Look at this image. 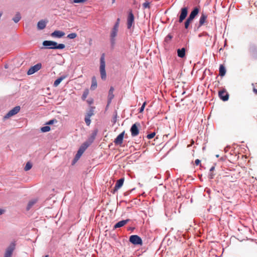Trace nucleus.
I'll return each mask as SVG.
<instances>
[{
	"mask_svg": "<svg viewBox=\"0 0 257 257\" xmlns=\"http://www.w3.org/2000/svg\"><path fill=\"white\" fill-rule=\"evenodd\" d=\"M43 45L45 47H47L49 49H63L65 47V45L64 44H58L56 42L52 41H44L43 42Z\"/></svg>",
	"mask_w": 257,
	"mask_h": 257,
	"instance_id": "1",
	"label": "nucleus"
},
{
	"mask_svg": "<svg viewBox=\"0 0 257 257\" xmlns=\"http://www.w3.org/2000/svg\"><path fill=\"white\" fill-rule=\"evenodd\" d=\"M105 58L104 54H103L100 59V73L101 75V78L102 80H105L106 78V74L105 72Z\"/></svg>",
	"mask_w": 257,
	"mask_h": 257,
	"instance_id": "2",
	"label": "nucleus"
},
{
	"mask_svg": "<svg viewBox=\"0 0 257 257\" xmlns=\"http://www.w3.org/2000/svg\"><path fill=\"white\" fill-rule=\"evenodd\" d=\"M130 241L135 245H142L143 241L141 238L137 235H132L130 237Z\"/></svg>",
	"mask_w": 257,
	"mask_h": 257,
	"instance_id": "3",
	"label": "nucleus"
},
{
	"mask_svg": "<svg viewBox=\"0 0 257 257\" xmlns=\"http://www.w3.org/2000/svg\"><path fill=\"white\" fill-rule=\"evenodd\" d=\"M140 124L139 123H135L132 126L130 131L131 132V135L133 137H136L139 134V127Z\"/></svg>",
	"mask_w": 257,
	"mask_h": 257,
	"instance_id": "4",
	"label": "nucleus"
},
{
	"mask_svg": "<svg viewBox=\"0 0 257 257\" xmlns=\"http://www.w3.org/2000/svg\"><path fill=\"white\" fill-rule=\"evenodd\" d=\"M135 17L132 11H131L128 15L127 19V28L130 29L134 23Z\"/></svg>",
	"mask_w": 257,
	"mask_h": 257,
	"instance_id": "5",
	"label": "nucleus"
},
{
	"mask_svg": "<svg viewBox=\"0 0 257 257\" xmlns=\"http://www.w3.org/2000/svg\"><path fill=\"white\" fill-rule=\"evenodd\" d=\"M118 30V24H115L110 34L111 41L112 44L114 43L115 38L117 35Z\"/></svg>",
	"mask_w": 257,
	"mask_h": 257,
	"instance_id": "6",
	"label": "nucleus"
},
{
	"mask_svg": "<svg viewBox=\"0 0 257 257\" xmlns=\"http://www.w3.org/2000/svg\"><path fill=\"white\" fill-rule=\"evenodd\" d=\"M20 110V106H17L14 107L12 109L9 111V112L5 116V118H9V117L18 113Z\"/></svg>",
	"mask_w": 257,
	"mask_h": 257,
	"instance_id": "7",
	"label": "nucleus"
},
{
	"mask_svg": "<svg viewBox=\"0 0 257 257\" xmlns=\"http://www.w3.org/2000/svg\"><path fill=\"white\" fill-rule=\"evenodd\" d=\"M188 14V8L187 7L182 8L180 11L179 22L182 23L186 18Z\"/></svg>",
	"mask_w": 257,
	"mask_h": 257,
	"instance_id": "8",
	"label": "nucleus"
},
{
	"mask_svg": "<svg viewBox=\"0 0 257 257\" xmlns=\"http://www.w3.org/2000/svg\"><path fill=\"white\" fill-rule=\"evenodd\" d=\"M42 67V65L41 63H38L36 65L32 66L28 71L27 74L28 75H31L35 73L36 72L39 70Z\"/></svg>",
	"mask_w": 257,
	"mask_h": 257,
	"instance_id": "9",
	"label": "nucleus"
},
{
	"mask_svg": "<svg viewBox=\"0 0 257 257\" xmlns=\"http://www.w3.org/2000/svg\"><path fill=\"white\" fill-rule=\"evenodd\" d=\"M15 249L14 244L10 245L6 249L4 257H12L13 251Z\"/></svg>",
	"mask_w": 257,
	"mask_h": 257,
	"instance_id": "10",
	"label": "nucleus"
},
{
	"mask_svg": "<svg viewBox=\"0 0 257 257\" xmlns=\"http://www.w3.org/2000/svg\"><path fill=\"white\" fill-rule=\"evenodd\" d=\"M124 133V131L122 132L114 140V143L115 145H121L122 143Z\"/></svg>",
	"mask_w": 257,
	"mask_h": 257,
	"instance_id": "11",
	"label": "nucleus"
},
{
	"mask_svg": "<svg viewBox=\"0 0 257 257\" xmlns=\"http://www.w3.org/2000/svg\"><path fill=\"white\" fill-rule=\"evenodd\" d=\"M123 182H124L123 178H121L117 181V182L115 185L114 188L113 189V193H114V192L117 191L118 189H119L122 186Z\"/></svg>",
	"mask_w": 257,
	"mask_h": 257,
	"instance_id": "12",
	"label": "nucleus"
},
{
	"mask_svg": "<svg viewBox=\"0 0 257 257\" xmlns=\"http://www.w3.org/2000/svg\"><path fill=\"white\" fill-rule=\"evenodd\" d=\"M199 12V9L198 8H194L193 10L191 12L188 18L193 21L194 18L198 14Z\"/></svg>",
	"mask_w": 257,
	"mask_h": 257,
	"instance_id": "13",
	"label": "nucleus"
},
{
	"mask_svg": "<svg viewBox=\"0 0 257 257\" xmlns=\"http://www.w3.org/2000/svg\"><path fill=\"white\" fill-rule=\"evenodd\" d=\"M113 87H111L108 92L107 106L111 103L112 99L114 97V95L113 94Z\"/></svg>",
	"mask_w": 257,
	"mask_h": 257,
	"instance_id": "14",
	"label": "nucleus"
},
{
	"mask_svg": "<svg viewBox=\"0 0 257 257\" xmlns=\"http://www.w3.org/2000/svg\"><path fill=\"white\" fill-rule=\"evenodd\" d=\"M53 37L61 38L65 35V33L61 31H55L51 34Z\"/></svg>",
	"mask_w": 257,
	"mask_h": 257,
	"instance_id": "15",
	"label": "nucleus"
},
{
	"mask_svg": "<svg viewBox=\"0 0 257 257\" xmlns=\"http://www.w3.org/2000/svg\"><path fill=\"white\" fill-rule=\"evenodd\" d=\"M129 220H130L129 219H126V220H121V221L118 222L114 225V226L113 227L114 229H116L117 228H119V227H121L124 226L129 221Z\"/></svg>",
	"mask_w": 257,
	"mask_h": 257,
	"instance_id": "16",
	"label": "nucleus"
},
{
	"mask_svg": "<svg viewBox=\"0 0 257 257\" xmlns=\"http://www.w3.org/2000/svg\"><path fill=\"white\" fill-rule=\"evenodd\" d=\"M207 18V15L206 14H205L204 13H202L201 14V16L200 20H199V25L198 27H200L201 26H202L203 24H204V23H205V22L206 21Z\"/></svg>",
	"mask_w": 257,
	"mask_h": 257,
	"instance_id": "17",
	"label": "nucleus"
},
{
	"mask_svg": "<svg viewBox=\"0 0 257 257\" xmlns=\"http://www.w3.org/2000/svg\"><path fill=\"white\" fill-rule=\"evenodd\" d=\"M67 77V76H62L60 77L57 79L54 82V86L57 87L59 85V84L61 82V81L65 79Z\"/></svg>",
	"mask_w": 257,
	"mask_h": 257,
	"instance_id": "18",
	"label": "nucleus"
},
{
	"mask_svg": "<svg viewBox=\"0 0 257 257\" xmlns=\"http://www.w3.org/2000/svg\"><path fill=\"white\" fill-rule=\"evenodd\" d=\"M46 23L43 20L40 21L37 24L38 29L43 30L46 27Z\"/></svg>",
	"mask_w": 257,
	"mask_h": 257,
	"instance_id": "19",
	"label": "nucleus"
},
{
	"mask_svg": "<svg viewBox=\"0 0 257 257\" xmlns=\"http://www.w3.org/2000/svg\"><path fill=\"white\" fill-rule=\"evenodd\" d=\"M177 54L179 57L183 58L185 56V49L182 48L181 49H178Z\"/></svg>",
	"mask_w": 257,
	"mask_h": 257,
	"instance_id": "20",
	"label": "nucleus"
},
{
	"mask_svg": "<svg viewBox=\"0 0 257 257\" xmlns=\"http://www.w3.org/2000/svg\"><path fill=\"white\" fill-rule=\"evenodd\" d=\"M90 145V143L88 142L84 143L79 148V150H80L83 153L86 150V149L89 147Z\"/></svg>",
	"mask_w": 257,
	"mask_h": 257,
	"instance_id": "21",
	"label": "nucleus"
},
{
	"mask_svg": "<svg viewBox=\"0 0 257 257\" xmlns=\"http://www.w3.org/2000/svg\"><path fill=\"white\" fill-rule=\"evenodd\" d=\"M90 145V143L88 142L84 143L79 148V150H80L83 153L86 150V149L89 147Z\"/></svg>",
	"mask_w": 257,
	"mask_h": 257,
	"instance_id": "22",
	"label": "nucleus"
},
{
	"mask_svg": "<svg viewBox=\"0 0 257 257\" xmlns=\"http://www.w3.org/2000/svg\"><path fill=\"white\" fill-rule=\"evenodd\" d=\"M97 87V81L95 76L92 78V83L90 87L91 90H94Z\"/></svg>",
	"mask_w": 257,
	"mask_h": 257,
	"instance_id": "23",
	"label": "nucleus"
},
{
	"mask_svg": "<svg viewBox=\"0 0 257 257\" xmlns=\"http://www.w3.org/2000/svg\"><path fill=\"white\" fill-rule=\"evenodd\" d=\"M37 202L36 199H33L31 201H30L28 204L27 207V210H29L31 207Z\"/></svg>",
	"mask_w": 257,
	"mask_h": 257,
	"instance_id": "24",
	"label": "nucleus"
},
{
	"mask_svg": "<svg viewBox=\"0 0 257 257\" xmlns=\"http://www.w3.org/2000/svg\"><path fill=\"white\" fill-rule=\"evenodd\" d=\"M218 96L219 98L223 101H225V90L222 89L218 92Z\"/></svg>",
	"mask_w": 257,
	"mask_h": 257,
	"instance_id": "25",
	"label": "nucleus"
},
{
	"mask_svg": "<svg viewBox=\"0 0 257 257\" xmlns=\"http://www.w3.org/2000/svg\"><path fill=\"white\" fill-rule=\"evenodd\" d=\"M21 19V14L20 13H17L13 20L16 23H18Z\"/></svg>",
	"mask_w": 257,
	"mask_h": 257,
	"instance_id": "26",
	"label": "nucleus"
},
{
	"mask_svg": "<svg viewBox=\"0 0 257 257\" xmlns=\"http://www.w3.org/2000/svg\"><path fill=\"white\" fill-rule=\"evenodd\" d=\"M219 75L221 76H223L225 75V67H224L223 64L220 66Z\"/></svg>",
	"mask_w": 257,
	"mask_h": 257,
	"instance_id": "27",
	"label": "nucleus"
},
{
	"mask_svg": "<svg viewBox=\"0 0 257 257\" xmlns=\"http://www.w3.org/2000/svg\"><path fill=\"white\" fill-rule=\"evenodd\" d=\"M193 21L191 19H190L189 18H187V19L186 20V21H185V29H187L189 28V27L190 26V24L192 23Z\"/></svg>",
	"mask_w": 257,
	"mask_h": 257,
	"instance_id": "28",
	"label": "nucleus"
},
{
	"mask_svg": "<svg viewBox=\"0 0 257 257\" xmlns=\"http://www.w3.org/2000/svg\"><path fill=\"white\" fill-rule=\"evenodd\" d=\"M88 94H89V90L88 89H86L84 92H83V93L82 94V100H85V99L87 98V97L88 96Z\"/></svg>",
	"mask_w": 257,
	"mask_h": 257,
	"instance_id": "29",
	"label": "nucleus"
},
{
	"mask_svg": "<svg viewBox=\"0 0 257 257\" xmlns=\"http://www.w3.org/2000/svg\"><path fill=\"white\" fill-rule=\"evenodd\" d=\"M83 153L82 152H81L80 150H78V151H77V153L75 156V160H78L80 158V157L82 156Z\"/></svg>",
	"mask_w": 257,
	"mask_h": 257,
	"instance_id": "30",
	"label": "nucleus"
},
{
	"mask_svg": "<svg viewBox=\"0 0 257 257\" xmlns=\"http://www.w3.org/2000/svg\"><path fill=\"white\" fill-rule=\"evenodd\" d=\"M94 115V110L93 108L91 107L90 110L88 111L86 114V116L91 117L92 115Z\"/></svg>",
	"mask_w": 257,
	"mask_h": 257,
	"instance_id": "31",
	"label": "nucleus"
},
{
	"mask_svg": "<svg viewBox=\"0 0 257 257\" xmlns=\"http://www.w3.org/2000/svg\"><path fill=\"white\" fill-rule=\"evenodd\" d=\"M41 131L42 132L45 133L50 131V127L49 126H45L41 128Z\"/></svg>",
	"mask_w": 257,
	"mask_h": 257,
	"instance_id": "32",
	"label": "nucleus"
},
{
	"mask_svg": "<svg viewBox=\"0 0 257 257\" xmlns=\"http://www.w3.org/2000/svg\"><path fill=\"white\" fill-rule=\"evenodd\" d=\"M32 165L31 164V163L30 162H28L26 164L24 169L25 171H27L30 170L32 168Z\"/></svg>",
	"mask_w": 257,
	"mask_h": 257,
	"instance_id": "33",
	"label": "nucleus"
},
{
	"mask_svg": "<svg viewBox=\"0 0 257 257\" xmlns=\"http://www.w3.org/2000/svg\"><path fill=\"white\" fill-rule=\"evenodd\" d=\"M228 173L226 172V177H227L228 179L230 180L231 182H233L235 179L237 178L236 176H234V177H233L232 176H231L230 175H226Z\"/></svg>",
	"mask_w": 257,
	"mask_h": 257,
	"instance_id": "34",
	"label": "nucleus"
},
{
	"mask_svg": "<svg viewBox=\"0 0 257 257\" xmlns=\"http://www.w3.org/2000/svg\"><path fill=\"white\" fill-rule=\"evenodd\" d=\"M76 37H77V34H76V33H72L69 34L67 36V38H69V39H74V38H75Z\"/></svg>",
	"mask_w": 257,
	"mask_h": 257,
	"instance_id": "35",
	"label": "nucleus"
},
{
	"mask_svg": "<svg viewBox=\"0 0 257 257\" xmlns=\"http://www.w3.org/2000/svg\"><path fill=\"white\" fill-rule=\"evenodd\" d=\"M85 121L87 125H89L91 122L90 117L86 115L85 117Z\"/></svg>",
	"mask_w": 257,
	"mask_h": 257,
	"instance_id": "36",
	"label": "nucleus"
},
{
	"mask_svg": "<svg viewBox=\"0 0 257 257\" xmlns=\"http://www.w3.org/2000/svg\"><path fill=\"white\" fill-rule=\"evenodd\" d=\"M155 135H156V133L155 132H154L148 135L147 136V138L148 139H152L155 136Z\"/></svg>",
	"mask_w": 257,
	"mask_h": 257,
	"instance_id": "37",
	"label": "nucleus"
},
{
	"mask_svg": "<svg viewBox=\"0 0 257 257\" xmlns=\"http://www.w3.org/2000/svg\"><path fill=\"white\" fill-rule=\"evenodd\" d=\"M143 6L144 9L150 8V3L146 2L143 4Z\"/></svg>",
	"mask_w": 257,
	"mask_h": 257,
	"instance_id": "38",
	"label": "nucleus"
},
{
	"mask_svg": "<svg viewBox=\"0 0 257 257\" xmlns=\"http://www.w3.org/2000/svg\"><path fill=\"white\" fill-rule=\"evenodd\" d=\"M146 102H145L143 104V105H142V106H141V107L140 108L139 112L141 113V112H142L144 111V108H145V106H146Z\"/></svg>",
	"mask_w": 257,
	"mask_h": 257,
	"instance_id": "39",
	"label": "nucleus"
},
{
	"mask_svg": "<svg viewBox=\"0 0 257 257\" xmlns=\"http://www.w3.org/2000/svg\"><path fill=\"white\" fill-rule=\"evenodd\" d=\"M87 0H73L74 3H84L86 2Z\"/></svg>",
	"mask_w": 257,
	"mask_h": 257,
	"instance_id": "40",
	"label": "nucleus"
},
{
	"mask_svg": "<svg viewBox=\"0 0 257 257\" xmlns=\"http://www.w3.org/2000/svg\"><path fill=\"white\" fill-rule=\"evenodd\" d=\"M172 38V36L170 34H169L165 38L166 41H168V40H171Z\"/></svg>",
	"mask_w": 257,
	"mask_h": 257,
	"instance_id": "41",
	"label": "nucleus"
},
{
	"mask_svg": "<svg viewBox=\"0 0 257 257\" xmlns=\"http://www.w3.org/2000/svg\"><path fill=\"white\" fill-rule=\"evenodd\" d=\"M200 162H201V161L199 159H196L195 161V164L196 165H199L200 164Z\"/></svg>",
	"mask_w": 257,
	"mask_h": 257,
	"instance_id": "42",
	"label": "nucleus"
},
{
	"mask_svg": "<svg viewBox=\"0 0 257 257\" xmlns=\"http://www.w3.org/2000/svg\"><path fill=\"white\" fill-rule=\"evenodd\" d=\"M56 121V120L55 119H53V120H50V121H48V122L47 123L48 124H52L53 123L54 121Z\"/></svg>",
	"mask_w": 257,
	"mask_h": 257,
	"instance_id": "43",
	"label": "nucleus"
},
{
	"mask_svg": "<svg viewBox=\"0 0 257 257\" xmlns=\"http://www.w3.org/2000/svg\"><path fill=\"white\" fill-rule=\"evenodd\" d=\"M5 212V210L2 209H0V215L3 214Z\"/></svg>",
	"mask_w": 257,
	"mask_h": 257,
	"instance_id": "44",
	"label": "nucleus"
},
{
	"mask_svg": "<svg viewBox=\"0 0 257 257\" xmlns=\"http://www.w3.org/2000/svg\"><path fill=\"white\" fill-rule=\"evenodd\" d=\"M229 98V94L226 92V101L228 100Z\"/></svg>",
	"mask_w": 257,
	"mask_h": 257,
	"instance_id": "45",
	"label": "nucleus"
},
{
	"mask_svg": "<svg viewBox=\"0 0 257 257\" xmlns=\"http://www.w3.org/2000/svg\"><path fill=\"white\" fill-rule=\"evenodd\" d=\"M253 92H254V93L255 94H257V89L254 88L253 89Z\"/></svg>",
	"mask_w": 257,
	"mask_h": 257,
	"instance_id": "46",
	"label": "nucleus"
},
{
	"mask_svg": "<svg viewBox=\"0 0 257 257\" xmlns=\"http://www.w3.org/2000/svg\"><path fill=\"white\" fill-rule=\"evenodd\" d=\"M115 24H118V28L119 27V19H117V21Z\"/></svg>",
	"mask_w": 257,
	"mask_h": 257,
	"instance_id": "47",
	"label": "nucleus"
},
{
	"mask_svg": "<svg viewBox=\"0 0 257 257\" xmlns=\"http://www.w3.org/2000/svg\"><path fill=\"white\" fill-rule=\"evenodd\" d=\"M214 168H214V167H212L210 168V171H213V170H214Z\"/></svg>",
	"mask_w": 257,
	"mask_h": 257,
	"instance_id": "48",
	"label": "nucleus"
},
{
	"mask_svg": "<svg viewBox=\"0 0 257 257\" xmlns=\"http://www.w3.org/2000/svg\"><path fill=\"white\" fill-rule=\"evenodd\" d=\"M115 0H112V3H114L115 2Z\"/></svg>",
	"mask_w": 257,
	"mask_h": 257,
	"instance_id": "49",
	"label": "nucleus"
},
{
	"mask_svg": "<svg viewBox=\"0 0 257 257\" xmlns=\"http://www.w3.org/2000/svg\"><path fill=\"white\" fill-rule=\"evenodd\" d=\"M44 257H49L48 255H46Z\"/></svg>",
	"mask_w": 257,
	"mask_h": 257,
	"instance_id": "50",
	"label": "nucleus"
},
{
	"mask_svg": "<svg viewBox=\"0 0 257 257\" xmlns=\"http://www.w3.org/2000/svg\"><path fill=\"white\" fill-rule=\"evenodd\" d=\"M216 157H218L219 155H216Z\"/></svg>",
	"mask_w": 257,
	"mask_h": 257,
	"instance_id": "51",
	"label": "nucleus"
},
{
	"mask_svg": "<svg viewBox=\"0 0 257 257\" xmlns=\"http://www.w3.org/2000/svg\"><path fill=\"white\" fill-rule=\"evenodd\" d=\"M213 178L212 176V175H211V177H210V178Z\"/></svg>",
	"mask_w": 257,
	"mask_h": 257,
	"instance_id": "52",
	"label": "nucleus"
},
{
	"mask_svg": "<svg viewBox=\"0 0 257 257\" xmlns=\"http://www.w3.org/2000/svg\"><path fill=\"white\" fill-rule=\"evenodd\" d=\"M5 68H7V66H6H6H5Z\"/></svg>",
	"mask_w": 257,
	"mask_h": 257,
	"instance_id": "53",
	"label": "nucleus"
}]
</instances>
